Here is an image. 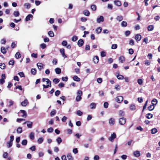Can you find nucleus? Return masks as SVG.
Listing matches in <instances>:
<instances>
[{
  "label": "nucleus",
  "mask_w": 160,
  "mask_h": 160,
  "mask_svg": "<svg viewBox=\"0 0 160 160\" xmlns=\"http://www.w3.org/2000/svg\"><path fill=\"white\" fill-rule=\"evenodd\" d=\"M114 4L118 6H120L122 4L121 2L118 0H115L114 1Z\"/></svg>",
  "instance_id": "15"
},
{
  "label": "nucleus",
  "mask_w": 160,
  "mask_h": 160,
  "mask_svg": "<svg viewBox=\"0 0 160 160\" xmlns=\"http://www.w3.org/2000/svg\"><path fill=\"white\" fill-rule=\"evenodd\" d=\"M142 37L139 34H137L136 35L135 39L137 41H139L141 39Z\"/></svg>",
  "instance_id": "11"
},
{
  "label": "nucleus",
  "mask_w": 160,
  "mask_h": 160,
  "mask_svg": "<svg viewBox=\"0 0 160 160\" xmlns=\"http://www.w3.org/2000/svg\"><path fill=\"white\" fill-rule=\"evenodd\" d=\"M68 118L64 116L62 119V121L63 122H65L67 119Z\"/></svg>",
  "instance_id": "63"
},
{
  "label": "nucleus",
  "mask_w": 160,
  "mask_h": 160,
  "mask_svg": "<svg viewBox=\"0 0 160 160\" xmlns=\"http://www.w3.org/2000/svg\"><path fill=\"white\" fill-rule=\"evenodd\" d=\"M118 46L116 44H113L112 45L111 48L112 49H116L117 48Z\"/></svg>",
  "instance_id": "61"
},
{
  "label": "nucleus",
  "mask_w": 160,
  "mask_h": 160,
  "mask_svg": "<svg viewBox=\"0 0 160 160\" xmlns=\"http://www.w3.org/2000/svg\"><path fill=\"white\" fill-rule=\"evenodd\" d=\"M119 114L120 116H123L124 115L123 112L121 110L119 111Z\"/></svg>",
  "instance_id": "59"
},
{
  "label": "nucleus",
  "mask_w": 160,
  "mask_h": 160,
  "mask_svg": "<svg viewBox=\"0 0 160 160\" xmlns=\"http://www.w3.org/2000/svg\"><path fill=\"white\" fill-rule=\"evenodd\" d=\"M20 112L23 114V115L21 116L22 117L25 118L27 117V114L25 111L24 110H21L20 111Z\"/></svg>",
  "instance_id": "12"
},
{
  "label": "nucleus",
  "mask_w": 160,
  "mask_h": 160,
  "mask_svg": "<svg viewBox=\"0 0 160 160\" xmlns=\"http://www.w3.org/2000/svg\"><path fill=\"white\" fill-rule=\"evenodd\" d=\"M116 137V134L115 133H113L111 134V136L108 139L111 142H113L114 139Z\"/></svg>",
  "instance_id": "3"
},
{
  "label": "nucleus",
  "mask_w": 160,
  "mask_h": 160,
  "mask_svg": "<svg viewBox=\"0 0 160 160\" xmlns=\"http://www.w3.org/2000/svg\"><path fill=\"white\" fill-rule=\"evenodd\" d=\"M53 81L55 84H57L59 82L60 80L58 78H55L53 79Z\"/></svg>",
  "instance_id": "45"
},
{
  "label": "nucleus",
  "mask_w": 160,
  "mask_h": 160,
  "mask_svg": "<svg viewBox=\"0 0 160 160\" xmlns=\"http://www.w3.org/2000/svg\"><path fill=\"white\" fill-rule=\"evenodd\" d=\"M138 82L139 85H141L143 82V81L142 79H139L138 80Z\"/></svg>",
  "instance_id": "64"
},
{
  "label": "nucleus",
  "mask_w": 160,
  "mask_h": 160,
  "mask_svg": "<svg viewBox=\"0 0 160 160\" xmlns=\"http://www.w3.org/2000/svg\"><path fill=\"white\" fill-rule=\"evenodd\" d=\"M117 77L118 79L119 80H122L124 78L123 76L121 75L118 74L117 76Z\"/></svg>",
  "instance_id": "44"
},
{
  "label": "nucleus",
  "mask_w": 160,
  "mask_h": 160,
  "mask_svg": "<svg viewBox=\"0 0 160 160\" xmlns=\"http://www.w3.org/2000/svg\"><path fill=\"white\" fill-rule=\"evenodd\" d=\"M127 23L125 21H123L121 23V26L122 27H125L127 26Z\"/></svg>",
  "instance_id": "40"
},
{
  "label": "nucleus",
  "mask_w": 160,
  "mask_h": 160,
  "mask_svg": "<svg viewBox=\"0 0 160 160\" xmlns=\"http://www.w3.org/2000/svg\"><path fill=\"white\" fill-rule=\"evenodd\" d=\"M43 64L42 63L38 62L37 64V66L40 71L43 68Z\"/></svg>",
  "instance_id": "8"
},
{
  "label": "nucleus",
  "mask_w": 160,
  "mask_h": 160,
  "mask_svg": "<svg viewBox=\"0 0 160 160\" xmlns=\"http://www.w3.org/2000/svg\"><path fill=\"white\" fill-rule=\"evenodd\" d=\"M13 14L15 17H17L20 15V13L18 11H14L13 12Z\"/></svg>",
  "instance_id": "30"
},
{
  "label": "nucleus",
  "mask_w": 160,
  "mask_h": 160,
  "mask_svg": "<svg viewBox=\"0 0 160 160\" xmlns=\"http://www.w3.org/2000/svg\"><path fill=\"white\" fill-rule=\"evenodd\" d=\"M26 123H27V126L28 128H32L33 124L32 122L29 121H26L23 124H25Z\"/></svg>",
  "instance_id": "4"
},
{
  "label": "nucleus",
  "mask_w": 160,
  "mask_h": 160,
  "mask_svg": "<svg viewBox=\"0 0 160 160\" xmlns=\"http://www.w3.org/2000/svg\"><path fill=\"white\" fill-rule=\"evenodd\" d=\"M15 57L17 59H18L21 57V55L19 52H17L15 55Z\"/></svg>",
  "instance_id": "43"
},
{
  "label": "nucleus",
  "mask_w": 160,
  "mask_h": 160,
  "mask_svg": "<svg viewBox=\"0 0 160 160\" xmlns=\"http://www.w3.org/2000/svg\"><path fill=\"white\" fill-rule=\"evenodd\" d=\"M115 123V119L113 118H111L109 120V123L111 126L113 125Z\"/></svg>",
  "instance_id": "6"
},
{
  "label": "nucleus",
  "mask_w": 160,
  "mask_h": 160,
  "mask_svg": "<svg viewBox=\"0 0 160 160\" xmlns=\"http://www.w3.org/2000/svg\"><path fill=\"white\" fill-rule=\"evenodd\" d=\"M56 111L55 110H53L52 111L51 113H50V115L51 116H54L55 114H56Z\"/></svg>",
  "instance_id": "55"
},
{
  "label": "nucleus",
  "mask_w": 160,
  "mask_h": 160,
  "mask_svg": "<svg viewBox=\"0 0 160 160\" xmlns=\"http://www.w3.org/2000/svg\"><path fill=\"white\" fill-rule=\"evenodd\" d=\"M158 132L157 129L155 128H154L152 129L151 130V133L152 134H154L157 133Z\"/></svg>",
  "instance_id": "29"
},
{
  "label": "nucleus",
  "mask_w": 160,
  "mask_h": 160,
  "mask_svg": "<svg viewBox=\"0 0 160 160\" xmlns=\"http://www.w3.org/2000/svg\"><path fill=\"white\" fill-rule=\"evenodd\" d=\"M99 58L97 56H95L93 58V61L95 63H97L99 61Z\"/></svg>",
  "instance_id": "13"
},
{
  "label": "nucleus",
  "mask_w": 160,
  "mask_h": 160,
  "mask_svg": "<svg viewBox=\"0 0 160 160\" xmlns=\"http://www.w3.org/2000/svg\"><path fill=\"white\" fill-rule=\"evenodd\" d=\"M17 132L18 133H21L22 132V128L21 127H18L17 130Z\"/></svg>",
  "instance_id": "42"
},
{
  "label": "nucleus",
  "mask_w": 160,
  "mask_h": 160,
  "mask_svg": "<svg viewBox=\"0 0 160 160\" xmlns=\"http://www.w3.org/2000/svg\"><path fill=\"white\" fill-rule=\"evenodd\" d=\"M8 153L7 152H5L3 155V157L4 158H6L8 156Z\"/></svg>",
  "instance_id": "60"
},
{
  "label": "nucleus",
  "mask_w": 160,
  "mask_h": 160,
  "mask_svg": "<svg viewBox=\"0 0 160 160\" xmlns=\"http://www.w3.org/2000/svg\"><path fill=\"white\" fill-rule=\"evenodd\" d=\"M28 103V101L27 99H26L24 100V101L21 102V105L22 106L25 107Z\"/></svg>",
  "instance_id": "9"
},
{
  "label": "nucleus",
  "mask_w": 160,
  "mask_h": 160,
  "mask_svg": "<svg viewBox=\"0 0 160 160\" xmlns=\"http://www.w3.org/2000/svg\"><path fill=\"white\" fill-rule=\"evenodd\" d=\"M53 130V128L51 127L48 128L47 130V132H48L51 133L52 132Z\"/></svg>",
  "instance_id": "53"
},
{
  "label": "nucleus",
  "mask_w": 160,
  "mask_h": 160,
  "mask_svg": "<svg viewBox=\"0 0 160 160\" xmlns=\"http://www.w3.org/2000/svg\"><path fill=\"white\" fill-rule=\"evenodd\" d=\"M119 60L120 62L123 63L125 60V58L123 56H121L119 58Z\"/></svg>",
  "instance_id": "21"
},
{
  "label": "nucleus",
  "mask_w": 160,
  "mask_h": 160,
  "mask_svg": "<svg viewBox=\"0 0 160 160\" xmlns=\"http://www.w3.org/2000/svg\"><path fill=\"white\" fill-rule=\"evenodd\" d=\"M7 147L8 148H10L12 147V142H10V141L8 142H7Z\"/></svg>",
  "instance_id": "50"
},
{
  "label": "nucleus",
  "mask_w": 160,
  "mask_h": 160,
  "mask_svg": "<svg viewBox=\"0 0 160 160\" xmlns=\"http://www.w3.org/2000/svg\"><path fill=\"white\" fill-rule=\"evenodd\" d=\"M14 63V61L13 59L11 60L9 62L8 64L9 65H13Z\"/></svg>",
  "instance_id": "48"
},
{
  "label": "nucleus",
  "mask_w": 160,
  "mask_h": 160,
  "mask_svg": "<svg viewBox=\"0 0 160 160\" xmlns=\"http://www.w3.org/2000/svg\"><path fill=\"white\" fill-rule=\"evenodd\" d=\"M78 37L76 36H73L72 38V40L73 42H75L78 40Z\"/></svg>",
  "instance_id": "47"
},
{
  "label": "nucleus",
  "mask_w": 160,
  "mask_h": 160,
  "mask_svg": "<svg viewBox=\"0 0 160 160\" xmlns=\"http://www.w3.org/2000/svg\"><path fill=\"white\" fill-rule=\"evenodd\" d=\"M130 34V32L129 31H126L125 32V34L126 37L128 36Z\"/></svg>",
  "instance_id": "56"
},
{
  "label": "nucleus",
  "mask_w": 160,
  "mask_h": 160,
  "mask_svg": "<svg viewBox=\"0 0 160 160\" xmlns=\"http://www.w3.org/2000/svg\"><path fill=\"white\" fill-rule=\"evenodd\" d=\"M133 155L136 157H138L140 156V152L139 151H136L133 152Z\"/></svg>",
  "instance_id": "16"
},
{
  "label": "nucleus",
  "mask_w": 160,
  "mask_h": 160,
  "mask_svg": "<svg viewBox=\"0 0 160 160\" xmlns=\"http://www.w3.org/2000/svg\"><path fill=\"white\" fill-rule=\"evenodd\" d=\"M116 19L119 22H120L123 19V17L122 16H118L116 18Z\"/></svg>",
  "instance_id": "33"
},
{
  "label": "nucleus",
  "mask_w": 160,
  "mask_h": 160,
  "mask_svg": "<svg viewBox=\"0 0 160 160\" xmlns=\"http://www.w3.org/2000/svg\"><path fill=\"white\" fill-rule=\"evenodd\" d=\"M0 68L3 69L5 68V64L4 63H0Z\"/></svg>",
  "instance_id": "46"
},
{
  "label": "nucleus",
  "mask_w": 160,
  "mask_h": 160,
  "mask_svg": "<svg viewBox=\"0 0 160 160\" xmlns=\"http://www.w3.org/2000/svg\"><path fill=\"white\" fill-rule=\"evenodd\" d=\"M96 6L94 4H93L91 5V8L92 10L93 11H95L96 9Z\"/></svg>",
  "instance_id": "35"
},
{
  "label": "nucleus",
  "mask_w": 160,
  "mask_h": 160,
  "mask_svg": "<svg viewBox=\"0 0 160 160\" xmlns=\"http://www.w3.org/2000/svg\"><path fill=\"white\" fill-rule=\"evenodd\" d=\"M43 140V139L42 138H39L38 140V142L39 144L42 143Z\"/></svg>",
  "instance_id": "49"
},
{
  "label": "nucleus",
  "mask_w": 160,
  "mask_h": 160,
  "mask_svg": "<svg viewBox=\"0 0 160 160\" xmlns=\"http://www.w3.org/2000/svg\"><path fill=\"white\" fill-rule=\"evenodd\" d=\"M32 151H34L36 150V146L34 145L33 146L29 148Z\"/></svg>",
  "instance_id": "58"
},
{
  "label": "nucleus",
  "mask_w": 160,
  "mask_h": 160,
  "mask_svg": "<svg viewBox=\"0 0 160 160\" xmlns=\"http://www.w3.org/2000/svg\"><path fill=\"white\" fill-rule=\"evenodd\" d=\"M154 26L152 25H148L147 27V29L148 31H151L154 29Z\"/></svg>",
  "instance_id": "19"
},
{
  "label": "nucleus",
  "mask_w": 160,
  "mask_h": 160,
  "mask_svg": "<svg viewBox=\"0 0 160 160\" xmlns=\"http://www.w3.org/2000/svg\"><path fill=\"white\" fill-rule=\"evenodd\" d=\"M83 13L85 16H89L90 14V12L88 10H85L83 11Z\"/></svg>",
  "instance_id": "18"
},
{
  "label": "nucleus",
  "mask_w": 160,
  "mask_h": 160,
  "mask_svg": "<svg viewBox=\"0 0 160 160\" xmlns=\"http://www.w3.org/2000/svg\"><path fill=\"white\" fill-rule=\"evenodd\" d=\"M40 47L42 49H44L46 47V45L45 43H42L40 44Z\"/></svg>",
  "instance_id": "62"
},
{
  "label": "nucleus",
  "mask_w": 160,
  "mask_h": 160,
  "mask_svg": "<svg viewBox=\"0 0 160 160\" xmlns=\"http://www.w3.org/2000/svg\"><path fill=\"white\" fill-rule=\"evenodd\" d=\"M62 45L64 46H66L67 45V42L66 41H63L62 42Z\"/></svg>",
  "instance_id": "54"
},
{
  "label": "nucleus",
  "mask_w": 160,
  "mask_h": 160,
  "mask_svg": "<svg viewBox=\"0 0 160 160\" xmlns=\"http://www.w3.org/2000/svg\"><path fill=\"white\" fill-rule=\"evenodd\" d=\"M67 157L68 160H73V158L72 157L70 153L68 154Z\"/></svg>",
  "instance_id": "20"
},
{
  "label": "nucleus",
  "mask_w": 160,
  "mask_h": 160,
  "mask_svg": "<svg viewBox=\"0 0 160 160\" xmlns=\"http://www.w3.org/2000/svg\"><path fill=\"white\" fill-rule=\"evenodd\" d=\"M77 94H78V96L76 98V100L77 102H79L82 98L81 96L82 94V92L81 90H78L77 92Z\"/></svg>",
  "instance_id": "1"
},
{
  "label": "nucleus",
  "mask_w": 160,
  "mask_h": 160,
  "mask_svg": "<svg viewBox=\"0 0 160 160\" xmlns=\"http://www.w3.org/2000/svg\"><path fill=\"white\" fill-rule=\"evenodd\" d=\"M29 137L31 140H33L34 139V133L33 132H31L29 135Z\"/></svg>",
  "instance_id": "25"
},
{
  "label": "nucleus",
  "mask_w": 160,
  "mask_h": 160,
  "mask_svg": "<svg viewBox=\"0 0 160 160\" xmlns=\"http://www.w3.org/2000/svg\"><path fill=\"white\" fill-rule=\"evenodd\" d=\"M1 52L3 53V54H5L7 52L6 50L5 49V48L3 47H1Z\"/></svg>",
  "instance_id": "26"
},
{
  "label": "nucleus",
  "mask_w": 160,
  "mask_h": 160,
  "mask_svg": "<svg viewBox=\"0 0 160 160\" xmlns=\"http://www.w3.org/2000/svg\"><path fill=\"white\" fill-rule=\"evenodd\" d=\"M73 79L74 80L77 82H79L80 81V79L78 78L77 76H74L73 77Z\"/></svg>",
  "instance_id": "27"
},
{
  "label": "nucleus",
  "mask_w": 160,
  "mask_h": 160,
  "mask_svg": "<svg viewBox=\"0 0 160 160\" xmlns=\"http://www.w3.org/2000/svg\"><path fill=\"white\" fill-rule=\"evenodd\" d=\"M55 71L56 74H59L61 73V70L60 68H57L55 69Z\"/></svg>",
  "instance_id": "22"
},
{
  "label": "nucleus",
  "mask_w": 160,
  "mask_h": 160,
  "mask_svg": "<svg viewBox=\"0 0 160 160\" xmlns=\"http://www.w3.org/2000/svg\"><path fill=\"white\" fill-rule=\"evenodd\" d=\"M48 34L51 37H53L54 36V33L53 32L51 31H49L48 32Z\"/></svg>",
  "instance_id": "38"
},
{
  "label": "nucleus",
  "mask_w": 160,
  "mask_h": 160,
  "mask_svg": "<svg viewBox=\"0 0 160 160\" xmlns=\"http://www.w3.org/2000/svg\"><path fill=\"white\" fill-rule=\"evenodd\" d=\"M147 118L149 119L152 118L153 117V115L150 113H148L146 115Z\"/></svg>",
  "instance_id": "24"
},
{
  "label": "nucleus",
  "mask_w": 160,
  "mask_h": 160,
  "mask_svg": "<svg viewBox=\"0 0 160 160\" xmlns=\"http://www.w3.org/2000/svg\"><path fill=\"white\" fill-rule=\"evenodd\" d=\"M60 52L61 54H62V56L63 57H64V58H66L67 57V56H66L65 54V51L64 49L63 48L61 49L60 50Z\"/></svg>",
  "instance_id": "14"
},
{
  "label": "nucleus",
  "mask_w": 160,
  "mask_h": 160,
  "mask_svg": "<svg viewBox=\"0 0 160 160\" xmlns=\"http://www.w3.org/2000/svg\"><path fill=\"white\" fill-rule=\"evenodd\" d=\"M154 106L152 105H150L148 108V109L149 111H152L153 110L154 108Z\"/></svg>",
  "instance_id": "37"
},
{
  "label": "nucleus",
  "mask_w": 160,
  "mask_h": 160,
  "mask_svg": "<svg viewBox=\"0 0 160 160\" xmlns=\"http://www.w3.org/2000/svg\"><path fill=\"white\" fill-rule=\"evenodd\" d=\"M102 28L101 27H99L96 30V32L98 34L100 33L102 31Z\"/></svg>",
  "instance_id": "23"
},
{
  "label": "nucleus",
  "mask_w": 160,
  "mask_h": 160,
  "mask_svg": "<svg viewBox=\"0 0 160 160\" xmlns=\"http://www.w3.org/2000/svg\"><path fill=\"white\" fill-rule=\"evenodd\" d=\"M24 7L27 9H29L30 7H31V5L30 4V3H25L24 4Z\"/></svg>",
  "instance_id": "28"
},
{
  "label": "nucleus",
  "mask_w": 160,
  "mask_h": 160,
  "mask_svg": "<svg viewBox=\"0 0 160 160\" xmlns=\"http://www.w3.org/2000/svg\"><path fill=\"white\" fill-rule=\"evenodd\" d=\"M33 16L31 14H28L25 20L26 21H28L30 20L31 18H32Z\"/></svg>",
  "instance_id": "17"
},
{
  "label": "nucleus",
  "mask_w": 160,
  "mask_h": 160,
  "mask_svg": "<svg viewBox=\"0 0 160 160\" xmlns=\"http://www.w3.org/2000/svg\"><path fill=\"white\" fill-rule=\"evenodd\" d=\"M108 104L107 102H105L103 104V107L104 108H107L108 107Z\"/></svg>",
  "instance_id": "57"
},
{
  "label": "nucleus",
  "mask_w": 160,
  "mask_h": 160,
  "mask_svg": "<svg viewBox=\"0 0 160 160\" xmlns=\"http://www.w3.org/2000/svg\"><path fill=\"white\" fill-rule=\"evenodd\" d=\"M158 103V100L156 99H154L152 101V103L153 105H156Z\"/></svg>",
  "instance_id": "32"
},
{
  "label": "nucleus",
  "mask_w": 160,
  "mask_h": 160,
  "mask_svg": "<svg viewBox=\"0 0 160 160\" xmlns=\"http://www.w3.org/2000/svg\"><path fill=\"white\" fill-rule=\"evenodd\" d=\"M104 17L103 16H101L99 18H98L97 19V22L99 23L101 22H103L104 21Z\"/></svg>",
  "instance_id": "7"
},
{
  "label": "nucleus",
  "mask_w": 160,
  "mask_h": 160,
  "mask_svg": "<svg viewBox=\"0 0 160 160\" xmlns=\"http://www.w3.org/2000/svg\"><path fill=\"white\" fill-rule=\"evenodd\" d=\"M37 70L35 68H32L31 69V73L33 75H35L36 73Z\"/></svg>",
  "instance_id": "31"
},
{
  "label": "nucleus",
  "mask_w": 160,
  "mask_h": 160,
  "mask_svg": "<svg viewBox=\"0 0 160 160\" xmlns=\"http://www.w3.org/2000/svg\"><path fill=\"white\" fill-rule=\"evenodd\" d=\"M83 40L82 39H81L78 41V45L79 47H81L83 45Z\"/></svg>",
  "instance_id": "10"
},
{
  "label": "nucleus",
  "mask_w": 160,
  "mask_h": 160,
  "mask_svg": "<svg viewBox=\"0 0 160 160\" xmlns=\"http://www.w3.org/2000/svg\"><path fill=\"white\" fill-rule=\"evenodd\" d=\"M60 94V91L59 90H57L55 93V95L57 97Z\"/></svg>",
  "instance_id": "51"
},
{
  "label": "nucleus",
  "mask_w": 160,
  "mask_h": 160,
  "mask_svg": "<svg viewBox=\"0 0 160 160\" xmlns=\"http://www.w3.org/2000/svg\"><path fill=\"white\" fill-rule=\"evenodd\" d=\"M90 107L91 109H95L96 108V104L94 102L91 103L90 104Z\"/></svg>",
  "instance_id": "34"
},
{
  "label": "nucleus",
  "mask_w": 160,
  "mask_h": 160,
  "mask_svg": "<svg viewBox=\"0 0 160 160\" xmlns=\"http://www.w3.org/2000/svg\"><path fill=\"white\" fill-rule=\"evenodd\" d=\"M123 99V97L122 96L117 97L116 98V101L118 103H120L122 102Z\"/></svg>",
  "instance_id": "5"
},
{
  "label": "nucleus",
  "mask_w": 160,
  "mask_h": 160,
  "mask_svg": "<svg viewBox=\"0 0 160 160\" xmlns=\"http://www.w3.org/2000/svg\"><path fill=\"white\" fill-rule=\"evenodd\" d=\"M126 118L124 117L120 118L119 120V124L122 125H124L126 123Z\"/></svg>",
  "instance_id": "2"
},
{
  "label": "nucleus",
  "mask_w": 160,
  "mask_h": 160,
  "mask_svg": "<svg viewBox=\"0 0 160 160\" xmlns=\"http://www.w3.org/2000/svg\"><path fill=\"white\" fill-rule=\"evenodd\" d=\"M130 109L131 110H134L136 109V107L135 105L133 104H132L130 107Z\"/></svg>",
  "instance_id": "36"
},
{
  "label": "nucleus",
  "mask_w": 160,
  "mask_h": 160,
  "mask_svg": "<svg viewBox=\"0 0 160 160\" xmlns=\"http://www.w3.org/2000/svg\"><path fill=\"white\" fill-rule=\"evenodd\" d=\"M27 140L26 139H24L22 141L21 144L22 145L25 146L27 144Z\"/></svg>",
  "instance_id": "39"
},
{
  "label": "nucleus",
  "mask_w": 160,
  "mask_h": 160,
  "mask_svg": "<svg viewBox=\"0 0 160 160\" xmlns=\"http://www.w3.org/2000/svg\"><path fill=\"white\" fill-rule=\"evenodd\" d=\"M56 141L58 144H60V143L62 142V140L60 137H58Z\"/></svg>",
  "instance_id": "41"
},
{
  "label": "nucleus",
  "mask_w": 160,
  "mask_h": 160,
  "mask_svg": "<svg viewBox=\"0 0 160 160\" xmlns=\"http://www.w3.org/2000/svg\"><path fill=\"white\" fill-rule=\"evenodd\" d=\"M18 74L21 78L24 77V74L23 72H21L18 73Z\"/></svg>",
  "instance_id": "52"
}]
</instances>
